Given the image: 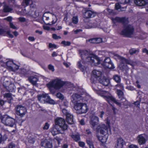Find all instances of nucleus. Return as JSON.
<instances>
[{
  "instance_id": "423d86ee",
  "label": "nucleus",
  "mask_w": 148,
  "mask_h": 148,
  "mask_svg": "<svg viewBox=\"0 0 148 148\" xmlns=\"http://www.w3.org/2000/svg\"><path fill=\"white\" fill-rule=\"evenodd\" d=\"M1 80H3V86L8 91L12 92L14 91L15 87L14 84L11 82L9 78L5 77V78H2Z\"/></svg>"
},
{
  "instance_id": "79ce46f5",
  "label": "nucleus",
  "mask_w": 148,
  "mask_h": 148,
  "mask_svg": "<svg viewBox=\"0 0 148 148\" xmlns=\"http://www.w3.org/2000/svg\"><path fill=\"white\" fill-rule=\"evenodd\" d=\"M98 79H99V78L94 77L92 75L91 78V83L93 84H95L97 83V81L98 80Z\"/></svg>"
},
{
  "instance_id": "5fc2aeb1",
  "label": "nucleus",
  "mask_w": 148,
  "mask_h": 148,
  "mask_svg": "<svg viewBox=\"0 0 148 148\" xmlns=\"http://www.w3.org/2000/svg\"><path fill=\"white\" fill-rule=\"evenodd\" d=\"M49 48H56V46L54 44H52L51 43H49Z\"/></svg>"
},
{
  "instance_id": "ddd939ff",
  "label": "nucleus",
  "mask_w": 148,
  "mask_h": 148,
  "mask_svg": "<svg viewBox=\"0 0 148 148\" xmlns=\"http://www.w3.org/2000/svg\"><path fill=\"white\" fill-rule=\"evenodd\" d=\"M96 14L95 12L92 11L90 10L86 11L83 14L84 17L85 18L84 21L86 22L85 20L87 18L94 17Z\"/></svg>"
},
{
  "instance_id": "9b49d317",
  "label": "nucleus",
  "mask_w": 148,
  "mask_h": 148,
  "mask_svg": "<svg viewBox=\"0 0 148 148\" xmlns=\"http://www.w3.org/2000/svg\"><path fill=\"white\" fill-rule=\"evenodd\" d=\"M102 64L106 68L110 69H113L114 68L113 64L111 62L110 58L108 57L105 58Z\"/></svg>"
},
{
  "instance_id": "37998d69",
  "label": "nucleus",
  "mask_w": 148,
  "mask_h": 148,
  "mask_svg": "<svg viewBox=\"0 0 148 148\" xmlns=\"http://www.w3.org/2000/svg\"><path fill=\"white\" fill-rule=\"evenodd\" d=\"M119 99H120V101H121V102L123 103V104L124 106H126L127 105L128 101L124 97H121Z\"/></svg>"
},
{
  "instance_id": "0e129e2a",
  "label": "nucleus",
  "mask_w": 148,
  "mask_h": 148,
  "mask_svg": "<svg viewBox=\"0 0 148 148\" xmlns=\"http://www.w3.org/2000/svg\"><path fill=\"white\" fill-rule=\"evenodd\" d=\"M129 148H138L137 145L133 144L129 145Z\"/></svg>"
},
{
  "instance_id": "09e8293b",
  "label": "nucleus",
  "mask_w": 148,
  "mask_h": 148,
  "mask_svg": "<svg viewBox=\"0 0 148 148\" xmlns=\"http://www.w3.org/2000/svg\"><path fill=\"white\" fill-rule=\"evenodd\" d=\"M57 97L60 99L62 100L64 99V97L61 93L58 92L56 95Z\"/></svg>"
},
{
  "instance_id": "f8f14e48",
  "label": "nucleus",
  "mask_w": 148,
  "mask_h": 148,
  "mask_svg": "<svg viewBox=\"0 0 148 148\" xmlns=\"http://www.w3.org/2000/svg\"><path fill=\"white\" fill-rule=\"evenodd\" d=\"M41 145L42 147L47 148H52V140L50 139H45L41 141Z\"/></svg>"
},
{
  "instance_id": "e2e57ef3",
  "label": "nucleus",
  "mask_w": 148,
  "mask_h": 148,
  "mask_svg": "<svg viewBox=\"0 0 148 148\" xmlns=\"http://www.w3.org/2000/svg\"><path fill=\"white\" fill-rule=\"evenodd\" d=\"M18 19L21 22H24L26 21V19L23 17H19Z\"/></svg>"
},
{
  "instance_id": "58836bf2",
  "label": "nucleus",
  "mask_w": 148,
  "mask_h": 148,
  "mask_svg": "<svg viewBox=\"0 0 148 148\" xmlns=\"http://www.w3.org/2000/svg\"><path fill=\"white\" fill-rule=\"evenodd\" d=\"M113 79L117 83H119L121 81V78L119 76L116 75L114 76L113 78Z\"/></svg>"
},
{
  "instance_id": "5701e85b",
  "label": "nucleus",
  "mask_w": 148,
  "mask_h": 148,
  "mask_svg": "<svg viewBox=\"0 0 148 148\" xmlns=\"http://www.w3.org/2000/svg\"><path fill=\"white\" fill-rule=\"evenodd\" d=\"M48 94L43 93L41 95H39L38 96V100L40 102L45 103L46 102V98H47Z\"/></svg>"
},
{
  "instance_id": "c03bdc74",
  "label": "nucleus",
  "mask_w": 148,
  "mask_h": 148,
  "mask_svg": "<svg viewBox=\"0 0 148 148\" xmlns=\"http://www.w3.org/2000/svg\"><path fill=\"white\" fill-rule=\"evenodd\" d=\"M107 10L109 14L111 15H115L116 14V12L114 10L110 9L109 8H107Z\"/></svg>"
},
{
  "instance_id": "412c9836",
  "label": "nucleus",
  "mask_w": 148,
  "mask_h": 148,
  "mask_svg": "<svg viewBox=\"0 0 148 148\" xmlns=\"http://www.w3.org/2000/svg\"><path fill=\"white\" fill-rule=\"evenodd\" d=\"M78 67L82 71H85L86 68L87 66L86 65V63L83 61H80L77 63Z\"/></svg>"
},
{
  "instance_id": "bf43d9fd",
  "label": "nucleus",
  "mask_w": 148,
  "mask_h": 148,
  "mask_svg": "<svg viewBox=\"0 0 148 148\" xmlns=\"http://www.w3.org/2000/svg\"><path fill=\"white\" fill-rule=\"evenodd\" d=\"M48 68L49 70H51L52 71H54V66L51 64L48 65Z\"/></svg>"
},
{
  "instance_id": "a211bd4d",
  "label": "nucleus",
  "mask_w": 148,
  "mask_h": 148,
  "mask_svg": "<svg viewBox=\"0 0 148 148\" xmlns=\"http://www.w3.org/2000/svg\"><path fill=\"white\" fill-rule=\"evenodd\" d=\"M112 21L114 22H119L122 23L124 25L125 24L128 23V21L125 17L120 18L116 17L112 19Z\"/></svg>"
},
{
  "instance_id": "4c0bfd02",
  "label": "nucleus",
  "mask_w": 148,
  "mask_h": 148,
  "mask_svg": "<svg viewBox=\"0 0 148 148\" xmlns=\"http://www.w3.org/2000/svg\"><path fill=\"white\" fill-rule=\"evenodd\" d=\"M19 72L20 73L23 75H25L27 74L28 71L27 70L24 68H21L20 69Z\"/></svg>"
},
{
  "instance_id": "ea45409f",
  "label": "nucleus",
  "mask_w": 148,
  "mask_h": 148,
  "mask_svg": "<svg viewBox=\"0 0 148 148\" xmlns=\"http://www.w3.org/2000/svg\"><path fill=\"white\" fill-rule=\"evenodd\" d=\"M13 63L12 61L9 60L7 61L5 64L7 65L8 68L10 70Z\"/></svg>"
},
{
  "instance_id": "052dcab7",
  "label": "nucleus",
  "mask_w": 148,
  "mask_h": 148,
  "mask_svg": "<svg viewBox=\"0 0 148 148\" xmlns=\"http://www.w3.org/2000/svg\"><path fill=\"white\" fill-rule=\"evenodd\" d=\"M79 146L82 147H84L85 143L83 142L79 141Z\"/></svg>"
},
{
  "instance_id": "13d9d810",
  "label": "nucleus",
  "mask_w": 148,
  "mask_h": 148,
  "mask_svg": "<svg viewBox=\"0 0 148 148\" xmlns=\"http://www.w3.org/2000/svg\"><path fill=\"white\" fill-rule=\"evenodd\" d=\"M96 44L99 43L101 42L102 41V39L101 38H95Z\"/></svg>"
},
{
  "instance_id": "2f4dec72",
  "label": "nucleus",
  "mask_w": 148,
  "mask_h": 148,
  "mask_svg": "<svg viewBox=\"0 0 148 148\" xmlns=\"http://www.w3.org/2000/svg\"><path fill=\"white\" fill-rule=\"evenodd\" d=\"M46 102L49 104H54L56 103V102L53 100L51 99L50 97L48 95L47 98H46Z\"/></svg>"
},
{
  "instance_id": "774afa93",
  "label": "nucleus",
  "mask_w": 148,
  "mask_h": 148,
  "mask_svg": "<svg viewBox=\"0 0 148 148\" xmlns=\"http://www.w3.org/2000/svg\"><path fill=\"white\" fill-rule=\"evenodd\" d=\"M5 102L2 99H0V106H2Z\"/></svg>"
},
{
  "instance_id": "9d476101",
  "label": "nucleus",
  "mask_w": 148,
  "mask_h": 148,
  "mask_svg": "<svg viewBox=\"0 0 148 148\" xmlns=\"http://www.w3.org/2000/svg\"><path fill=\"white\" fill-rule=\"evenodd\" d=\"M103 96L105 99H106L108 102H109V101L111 100L119 106H121V103L120 102H118L116 99L114 98L108 92H106L105 94L103 95Z\"/></svg>"
},
{
  "instance_id": "1a4fd4ad",
  "label": "nucleus",
  "mask_w": 148,
  "mask_h": 148,
  "mask_svg": "<svg viewBox=\"0 0 148 148\" xmlns=\"http://www.w3.org/2000/svg\"><path fill=\"white\" fill-rule=\"evenodd\" d=\"M15 108L16 110L17 114L21 117H23L25 115L27 112L26 108L21 105H16Z\"/></svg>"
},
{
  "instance_id": "49530a36",
  "label": "nucleus",
  "mask_w": 148,
  "mask_h": 148,
  "mask_svg": "<svg viewBox=\"0 0 148 148\" xmlns=\"http://www.w3.org/2000/svg\"><path fill=\"white\" fill-rule=\"evenodd\" d=\"M8 148H18L17 146L12 142L9 144Z\"/></svg>"
},
{
  "instance_id": "20e7f679",
  "label": "nucleus",
  "mask_w": 148,
  "mask_h": 148,
  "mask_svg": "<svg viewBox=\"0 0 148 148\" xmlns=\"http://www.w3.org/2000/svg\"><path fill=\"white\" fill-rule=\"evenodd\" d=\"M1 122L4 125L12 127L15 125V120L8 114L4 115L1 118Z\"/></svg>"
},
{
  "instance_id": "69168bd1",
  "label": "nucleus",
  "mask_w": 148,
  "mask_h": 148,
  "mask_svg": "<svg viewBox=\"0 0 148 148\" xmlns=\"http://www.w3.org/2000/svg\"><path fill=\"white\" fill-rule=\"evenodd\" d=\"M7 34L10 38H13L14 36L10 33V32L9 31H8L7 32Z\"/></svg>"
},
{
  "instance_id": "b1692460",
  "label": "nucleus",
  "mask_w": 148,
  "mask_h": 148,
  "mask_svg": "<svg viewBox=\"0 0 148 148\" xmlns=\"http://www.w3.org/2000/svg\"><path fill=\"white\" fill-rule=\"evenodd\" d=\"M3 97L4 98L7 99V101L9 103H12L13 101V99L12 97V94L10 93H8L5 94H4Z\"/></svg>"
},
{
  "instance_id": "f3484780",
  "label": "nucleus",
  "mask_w": 148,
  "mask_h": 148,
  "mask_svg": "<svg viewBox=\"0 0 148 148\" xmlns=\"http://www.w3.org/2000/svg\"><path fill=\"white\" fill-rule=\"evenodd\" d=\"M98 81L100 84L106 86H108L110 83L109 79L105 77H101L98 79Z\"/></svg>"
},
{
  "instance_id": "cd10ccee",
  "label": "nucleus",
  "mask_w": 148,
  "mask_h": 148,
  "mask_svg": "<svg viewBox=\"0 0 148 148\" xmlns=\"http://www.w3.org/2000/svg\"><path fill=\"white\" fill-rule=\"evenodd\" d=\"M29 82L34 85H36V82L38 81V78L32 76L29 78Z\"/></svg>"
},
{
  "instance_id": "a878e982",
  "label": "nucleus",
  "mask_w": 148,
  "mask_h": 148,
  "mask_svg": "<svg viewBox=\"0 0 148 148\" xmlns=\"http://www.w3.org/2000/svg\"><path fill=\"white\" fill-rule=\"evenodd\" d=\"M92 75L94 77L98 78L99 79L101 77V72L99 71L94 70L92 71Z\"/></svg>"
},
{
  "instance_id": "c756f323",
  "label": "nucleus",
  "mask_w": 148,
  "mask_h": 148,
  "mask_svg": "<svg viewBox=\"0 0 148 148\" xmlns=\"http://www.w3.org/2000/svg\"><path fill=\"white\" fill-rule=\"evenodd\" d=\"M120 4L119 2L115 4V9L119 11H124V9H125L126 7L121 8V6L120 5Z\"/></svg>"
},
{
  "instance_id": "f704fd0d",
  "label": "nucleus",
  "mask_w": 148,
  "mask_h": 148,
  "mask_svg": "<svg viewBox=\"0 0 148 148\" xmlns=\"http://www.w3.org/2000/svg\"><path fill=\"white\" fill-rule=\"evenodd\" d=\"M116 92L119 99H120L121 98L124 97L123 92L120 90H117Z\"/></svg>"
},
{
  "instance_id": "6e6552de",
  "label": "nucleus",
  "mask_w": 148,
  "mask_h": 148,
  "mask_svg": "<svg viewBox=\"0 0 148 148\" xmlns=\"http://www.w3.org/2000/svg\"><path fill=\"white\" fill-rule=\"evenodd\" d=\"M55 125L59 126L61 129L64 131L67 129L68 126L66 123L64 119L63 118L58 117L55 120Z\"/></svg>"
},
{
  "instance_id": "f03ea898",
  "label": "nucleus",
  "mask_w": 148,
  "mask_h": 148,
  "mask_svg": "<svg viewBox=\"0 0 148 148\" xmlns=\"http://www.w3.org/2000/svg\"><path fill=\"white\" fill-rule=\"evenodd\" d=\"M79 53L82 59L86 58V61L89 62L91 63L94 64H99V58L94 55H90L88 57H86L88 55V52L86 50H80L79 51Z\"/></svg>"
},
{
  "instance_id": "473e14b6",
  "label": "nucleus",
  "mask_w": 148,
  "mask_h": 148,
  "mask_svg": "<svg viewBox=\"0 0 148 148\" xmlns=\"http://www.w3.org/2000/svg\"><path fill=\"white\" fill-rule=\"evenodd\" d=\"M139 51V49H138L132 48L129 50V52L130 55H132L134 54L138 53Z\"/></svg>"
},
{
  "instance_id": "338daca9",
  "label": "nucleus",
  "mask_w": 148,
  "mask_h": 148,
  "mask_svg": "<svg viewBox=\"0 0 148 148\" xmlns=\"http://www.w3.org/2000/svg\"><path fill=\"white\" fill-rule=\"evenodd\" d=\"M4 19L5 20H7L9 22H11V21L12 20V17L11 16H8L6 18H4Z\"/></svg>"
},
{
  "instance_id": "8fccbe9b",
  "label": "nucleus",
  "mask_w": 148,
  "mask_h": 148,
  "mask_svg": "<svg viewBox=\"0 0 148 148\" xmlns=\"http://www.w3.org/2000/svg\"><path fill=\"white\" fill-rule=\"evenodd\" d=\"M49 126V125L48 123H46L45 124L43 127V129L44 130H47L48 129Z\"/></svg>"
},
{
  "instance_id": "c85d7f7f",
  "label": "nucleus",
  "mask_w": 148,
  "mask_h": 148,
  "mask_svg": "<svg viewBox=\"0 0 148 148\" xmlns=\"http://www.w3.org/2000/svg\"><path fill=\"white\" fill-rule=\"evenodd\" d=\"M87 144L89 145L90 148H95L93 145V142L90 138H88L86 139Z\"/></svg>"
},
{
  "instance_id": "4d7b16f0",
  "label": "nucleus",
  "mask_w": 148,
  "mask_h": 148,
  "mask_svg": "<svg viewBox=\"0 0 148 148\" xmlns=\"http://www.w3.org/2000/svg\"><path fill=\"white\" fill-rule=\"evenodd\" d=\"M10 26L11 28L13 29H17L16 27H15L13 24L11 22H10Z\"/></svg>"
},
{
  "instance_id": "bb28decb",
  "label": "nucleus",
  "mask_w": 148,
  "mask_h": 148,
  "mask_svg": "<svg viewBox=\"0 0 148 148\" xmlns=\"http://www.w3.org/2000/svg\"><path fill=\"white\" fill-rule=\"evenodd\" d=\"M70 136L73 139V140L76 142H78L80 140V135L78 134H75L72 133L70 135Z\"/></svg>"
},
{
  "instance_id": "e433bc0d",
  "label": "nucleus",
  "mask_w": 148,
  "mask_h": 148,
  "mask_svg": "<svg viewBox=\"0 0 148 148\" xmlns=\"http://www.w3.org/2000/svg\"><path fill=\"white\" fill-rule=\"evenodd\" d=\"M119 3L123 4H128L130 2V0H116Z\"/></svg>"
},
{
  "instance_id": "680f3d73",
  "label": "nucleus",
  "mask_w": 148,
  "mask_h": 148,
  "mask_svg": "<svg viewBox=\"0 0 148 148\" xmlns=\"http://www.w3.org/2000/svg\"><path fill=\"white\" fill-rule=\"evenodd\" d=\"M89 41L90 42L93 43H96V42L95 38H94L91 39L89 40Z\"/></svg>"
},
{
  "instance_id": "dca6fc26",
  "label": "nucleus",
  "mask_w": 148,
  "mask_h": 148,
  "mask_svg": "<svg viewBox=\"0 0 148 148\" xmlns=\"http://www.w3.org/2000/svg\"><path fill=\"white\" fill-rule=\"evenodd\" d=\"M125 142L121 138H118L115 145V148H123V145H125Z\"/></svg>"
},
{
  "instance_id": "2eb2a0df",
  "label": "nucleus",
  "mask_w": 148,
  "mask_h": 148,
  "mask_svg": "<svg viewBox=\"0 0 148 148\" xmlns=\"http://www.w3.org/2000/svg\"><path fill=\"white\" fill-rule=\"evenodd\" d=\"M121 62L119 66L121 68H122L123 69H125V66H126V64H129L131 65H132V63L130 61L128 60L123 57L121 58Z\"/></svg>"
},
{
  "instance_id": "6e6d98bb",
  "label": "nucleus",
  "mask_w": 148,
  "mask_h": 148,
  "mask_svg": "<svg viewBox=\"0 0 148 148\" xmlns=\"http://www.w3.org/2000/svg\"><path fill=\"white\" fill-rule=\"evenodd\" d=\"M54 139L57 141L59 145L60 143V142L62 140L61 138L58 137H56Z\"/></svg>"
},
{
  "instance_id": "4be33fe9",
  "label": "nucleus",
  "mask_w": 148,
  "mask_h": 148,
  "mask_svg": "<svg viewBox=\"0 0 148 148\" xmlns=\"http://www.w3.org/2000/svg\"><path fill=\"white\" fill-rule=\"evenodd\" d=\"M51 132L53 136L60 133V131L59 129L58 126L55 125L51 128Z\"/></svg>"
},
{
  "instance_id": "7ed1b4c3",
  "label": "nucleus",
  "mask_w": 148,
  "mask_h": 148,
  "mask_svg": "<svg viewBox=\"0 0 148 148\" xmlns=\"http://www.w3.org/2000/svg\"><path fill=\"white\" fill-rule=\"evenodd\" d=\"M64 84V82L57 78L50 82L47 84V86L49 88L51 93L53 94L55 93L54 89L58 90L62 87Z\"/></svg>"
},
{
  "instance_id": "c9c22d12",
  "label": "nucleus",
  "mask_w": 148,
  "mask_h": 148,
  "mask_svg": "<svg viewBox=\"0 0 148 148\" xmlns=\"http://www.w3.org/2000/svg\"><path fill=\"white\" fill-rule=\"evenodd\" d=\"M18 68L19 66L13 63L10 70L12 71H14L18 69Z\"/></svg>"
},
{
  "instance_id": "de8ad7c7",
  "label": "nucleus",
  "mask_w": 148,
  "mask_h": 148,
  "mask_svg": "<svg viewBox=\"0 0 148 148\" xmlns=\"http://www.w3.org/2000/svg\"><path fill=\"white\" fill-rule=\"evenodd\" d=\"M28 141L29 143L33 144L35 142V139L33 137H29L28 138Z\"/></svg>"
},
{
  "instance_id": "4468645a",
  "label": "nucleus",
  "mask_w": 148,
  "mask_h": 148,
  "mask_svg": "<svg viewBox=\"0 0 148 148\" xmlns=\"http://www.w3.org/2000/svg\"><path fill=\"white\" fill-rule=\"evenodd\" d=\"M99 123V119L98 117L95 116H93L91 119L90 124L91 125V127L94 129L96 125Z\"/></svg>"
},
{
  "instance_id": "6ab92c4d",
  "label": "nucleus",
  "mask_w": 148,
  "mask_h": 148,
  "mask_svg": "<svg viewBox=\"0 0 148 148\" xmlns=\"http://www.w3.org/2000/svg\"><path fill=\"white\" fill-rule=\"evenodd\" d=\"M146 135L145 134H143L139 135L137 137V139L138 143L140 144H144L146 141Z\"/></svg>"
},
{
  "instance_id": "3c124183",
  "label": "nucleus",
  "mask_w": 148,
  "mask_h": 148,
  "mask_svg": "<svg viewBox=\"0 0 148 148\" xmlns=\"http://www.w3.org/2000/svg\"><path fill=\"white\" fill-rule=\"evenodd\" d=\"M53 38L55 39H60L61 37L59 36H58L56 34H52Z\"/></svg>"
},
{
  "instance_id": "f257e3e1",
  "label": "nucleus",
  "mask_w": 148,
  "mask_h": 148,
  "mask_svg": "<svg viewBox=\"0 0 148 148\" xmlns=\"http://www.w3.org/2000/svg\"><path fill=\"white\" fill-rule=\"evenodd\" d=\"M89 97V95L82 90L72 95L71 100L74 103V108L77 113L81 114L87 112L88 108L86 104L82 103L83 100Z\"/></svg>"
},
{
  "instance_id": "aec40b11",
  "label": "nucleus",
  "mask_w": 148,
  "mask_h": 148,
  "mask_svg": "<svg viewBox=\"0 0 148 148\" xmlns=\"http://www.w3.org/2000/svg\"><path fill=\"white\" fill-rule=\"evenodd\" d=\"M135 4L140 6H145L148 3V0H136L134 1Z\"/></svg>"
},
{
  "instance_id": "864d4df0",
  "label": "nucleus",
  "mask_w": 148,
  "mask_h": 148,
  "mask_svg": "<svg viewBox=\"0 0 148 148\" xmlns=\"http://www.w3.org/2000/svg\"><path fill=\"white\" fill-rule=\"evenodd\" d=\"M49 19V17L47 16L45 14H44L42 17V20L44 21L45 20L46 21H47Z\"/></svg>"
},
{
  "instance_id": "a18cd8bd",
  "label": "nucleus",
  "mask_w": 148,
  "mask_h": 148,
  "mask_svg": "<svg viewBox=\"0 0 148 148\" xmlns=\"http://www.w3.org/2000/svg\"><path fill=\"white\" fill-rule=\"evenodd\" d=\"M61 43L64 45V46H69L70 45L71 43L69 41H66L65 40L61 42Z\"/></svg>"
},
{
  "instance_id": "39448f33",
  "label": "nucleus",
  "mask_w": 148,
  "mask_h": 148,
  "mask_svg": "<svg viewBox=\"0 0 148 148\" xmlns=\"http://www.w3.org/2000/svg\"><path fill=\"white\" fill-rule=\"evenodd\" d=\"M134 29L133 26L128 25H124L123 29L120 33L121 35L124 37H131L133 35Z\"/></svg>"
},
{
  "instance_id": "0eeeda50",
  "label": "nucleus",
  "mask_w": 148,
  "mask_h": 148,
  "mask_svg": "<svg viewBox=\"0 0 148 148\" xmlns=\"http://www.w3.org/2000/svg\"><path fill=\"white\" fill-rule=\"evenodd\" d=\"M107 125L104 124H101L97 126L96 130L98 132L103 135H105L108 134V129H110V122L108 121L106 122Z\"/></svg>"
},
{
  "instance_id": "603ef678",
  "label": "nucleus",
  "mask_w": 148,
  "mask_h": 148,
  "mask_svg": "<svg viewBox=\"0 0 148 148\" xmlns=\"http://www.w3.org/2000/svg\"><path fill=\"white\" fill-rule=\"evenodd\" d=\"M62 112L66 116L67 114H70L67 110L65 109H63L62 110Z\"/></svg>"
},
{
  "instance_id": "a19ab883",
  "label": "nucleus",
  "mask_w": 148,
  "mask_h": 148,
  "mask_svg": "<svg viewBox=\"0 0 148 148\" xmlns=\"http://www.w3.org/2000/svg\"><path fill=\"white\" fill-rule=\"evenodd\" d=\"M30 1V0H23L22 5L25 7L29 5Z\"/></svg>"
},
{
  "instance_id": "72a5a7b5",
  "label": "nucleus",
  "mask_w": 148,
  "mask_h": 148,
  "mask_svg": "<svg viewBox=\"0 0 148 148\" xmlns=\"http://www.w3.org/2000/svg\"><path fill=\"white\" fill-rule=\"evenodd\" d=\"M12 9L9 7V6L5 5L4 6L3 11L5 12H11Z\"/></svg>"
},
{
  "instance_id": "393cba45",
  "label": "nucleus",
  "mask_w": 148,
  "mask_h": 148,
  "mask_svg": "<svg viewBox=\"0 0 148 148\" xmlns=\"http://www.w3.org/2000/svg\"><path fill=\"white\" fill-rule=\"evenodd\" d=\"M66 122L69 124H71L73 123V116L71 114H67L66 116Z\"/></svg>"
},
{
  "instance_id": "7c9ffc66",
  "label": "nucleus",
  "mask_w": 148,
  "mask_h": 148,
  "mask_svg": "<svg viewBox=\"0 0 148 148\" xmlns=\"http://www.w3.org/2000/svg\"><path fill=\"white\" fill-rule=\"evenodd\" d=\"M78 22V18L77 16H73L72 18V22L70 23L69 25L70 26H72V23L76 24Z\"/></svg>"
}]
</instances>
